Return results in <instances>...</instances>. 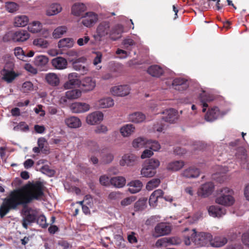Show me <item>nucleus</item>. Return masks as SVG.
Segmentation results:
<instances>
[{
  "label": "nucleus",
  "instance_id": "f257e3e1",
  "mask_svg": "<svg viewBox=\"0 0 249 249\" xmlns=\"http://www.w3.org/2000/svg\"><path fill=\"white\" fill-rule=\"evenodd\" d=\"M44 184L39 181L26 184L20 189L12 193L9 197L4 199L0 206L1 218L7 214L11 209H16L20 205H26L33 200L43 199Z\"/></svg>",
  "mask_w": 249,
  "mask_h": 249
},
{
  "label": "nucleus",
  "instance_id": "f03ea898",
  "mask_svg": "<svg viewBox=\"0 0 249 249\" xmlns=\"http://www.w3.org/2000/svg\"><path fill=\"white\" fill-rule=\"evenodd\" d=\"M188 233L184 235V242L186 246H190L192 243L197 247H205L210 244L212 235L209 232H200L197 233L196 229L189 230L185 229L184 231Z\"/></svg>",
  "mask_w": 249,
  "mask_h": 249
},
{
  "label": "nucleus",
  "instance_id": "7ed1b4c3",
  "mask_svg": "<svg viewBox=\"0 0 249 249\" xmlns=\"http://www.w3.org/2000/svg\"><path fill=\"white\" fill-rule=\"evenodd\" d=\"M160 161L155 159H151L145 162L142 170L141 175L145 178L153 177L156 173V169L159 166Z\"/></svg>",
  "mask_w": 249,
  "mask_h": 249
},
{
  "label": "nucleus",
  "instance_id": "20e7f679",
  "mask_svg": "<svg viewBox=\"0 0 249 249\" xmlns=\"http://www.w3.org/2000/svg\"><path fill=\"white\" fill-rule=\"evenodd\" d=\"M110 25L108 21L101 22L97 26L96 34L93 36L95 40L101 41L106 36H109Z\"/></svg>",
  "mask_w": 249,
  "mask_h": 249
},
{
  "label": "nucleus",
  "instance_id": "39448f33",
  "mask_svg": "<svg viewBox=\"0 0 249 249\" xmlns=\"http://www.w3.org/2000/svg\"><path fill=\"white\" fill-rule=\"evenodd\" d=\"M24 215L22 225L24 228L27 229L29 225L36 222L38 212L36 209L27 208L24 211Z\"/></svg>",
  "mask_w": 249,
  "mask_h": 249
},
{
  "label": "nucleus",
  "instance_id": "423d86ee",
  "mask_svg": "<svg viewBox=\"0 0 249 249\" xmlns=\"http://www.w3.org/2000/svg\"><path fill=\"white\" fill-rule=\"evenodd\" d=\"M230 192V190L229 188H223L221 190L222 194L216 198V202L224 206H231L232 205L234 202L233 197L230 194H225V193H229Z\"/></svg>",
  "mask_w": 249,
  "mask_h": 249
},
{
  "label": "nucleus",
  "instance_id": "0eeeda50",
  "mask_svg": "<svg viewBox=\"0 0 249 249\" xmlns=\"http://www.w3.org/2000/svg\"><path fill=\"white\" fill-rule=\"evenodd\" d=\"M86 58L85 57L72 60L71 61L73 69L80 72L82 74H87L89 71L88 65L86 63Z\"/></svg>",
  "mask_w": 249,
  "mask_h": 249
},
{
  "label": "nucleus",
  "instance_id": "6e6552de",
  "mask_svg": "<svg viewBox=\"0 0 249 249\" xmlns=\"http://www.w3.org/2000/svg\"><path fill=\"white\" fill-rule=\"evenodd\" d=\"M68 80L64 84V88L66 89H73L75 87H79L81 86V81L79 79V75L76 72H71L68 75Z\"/></svg>",
  "mask_w": 249,
  "mask_h": 249
},
{
  "label": "nucleus",
  "instance_id": "1a4fd4ad",
  "mask_svg": "<svg viewBox=\"0 0 249 249\" xmlns=\"http://www.w3.org/2000/svg\"><path fill=\"white\" fill-rule=\"evenodd\" d=\"M131 89L127 85H121L112 87L110 91L111 94L115 96L124 97L128 95Z\"/></svg>",
  "mask_w": 249,
  "mask_h": 249
},
{
  "label": "nucleus",
  "instance_id": "9d476101",
  "mask_svg": "<svg viewBox=\"0 0 249 249\" xmlns=\"http://www.w3.org/2000/svg\"><path fill=\"white\" fill-rule=\"evenodd\" d=\"M139 157L134 154L128 153L124 155L120 160L121 166H133L138 163Z\"/></svg>",
  "mask_w": 249,
  "mask_h": 249
},
{
  "label": "nucleus",
  "instance_id": "9b49d317",
  "mask_svg": "<svg viewBox=\"0 0 249 249\" xmlns=\"http://www.w3.org/2000/svg\"><path fill=\"white\" fill-rule=\"evenodd\" d=\"M181 239L178 237H163L159 239L156 243L157 247L177 245L181 243Z\"/></svg>",
  "mask_w": 249,
  "mask_h": 249
},
{
  "label": "nucleus",
  "instance_id": "f8f14e48",
  "mask_svg": "<svg viewBox=\"0 0 249 249\" xmlns=\"http://www.w3.org/2000/svg\"><path fill=\"white\" fill-rule=\"evenodd\" d=\"M161 113L163 114L162 119L170 124L175 123L178 117V111L173 108L166 109L162 111Z\"/></svg>",
  "mask_w": 249,
  "mask_h": 249
},
{
  "label": "nucleus",
  "instance_id": "ddd939ff",
  "mask_svg": "<svg viewBox=\"0 0 249 249\" xmlns=\"http://www.w3.org/2000/svg\"><path fill=\"white\" fill-rule=\"evenodd\" d=\"M104 114L99 111L89 113L86 118V122L90 125H95L103 120Z\"/></svg>",
  "mask_w": 249,
  "mask_h": 249
},
{
  "label": "nucleus",
  "instance_id": "4468645a",
  "mask_svg": "<svg viewBox=\"0 0 249 249\" xmlns=\"http://www.w3.org/2000/svg\"><path fill=\"white\" fill-rule=\"evenodd\" d=\"M168 82V86H170L171 84L175 89L179 91L184 90L188 87L187 80L183 78H177L173 81H170Z\"/></svg>",
  "mask_w": 249,
  "mask_h": 249
},
{
  "label": "nucleus",
  "instance_id": "2eb2a0df",
  "mask_svg": "<svg viewBox=\"0 0 249 249\" xmlns=\"http://www.w3.org/2000/svg\"><path fill=\"white\" fill-rule=\"evenodd\" d=\"M44 37H38L35 38L33 41V45L36 48L46 49L49 45V42L45 39L49 36V32L47 30H44Z\"/></svg>",
  "mask_w": 249,
  "mask_h": 249
},
{
  "label": "nucleus",
  "instance_id": "dca6fc26",
  "mask_svg": "<svg viewBox=\"0 0 249 249\" xmlns=\"http://www.w3.org/2000/svg\"><path fill=\"white\" fill-rule=\"evenodd\" d=\"M214 184L212 182H208L202 184L198 190L197 193L202 197H207L212 194L214 190Z\"/></svg>",
  "mask_w": 249,
  "mask_h": 249
},
{
  "label": "nucleus",
  "instance_id": "f3484780",
  "mask_svg": "<svg viewBox=\"0 0 249 249\" xmlns=\"http://www.w3.org/2000/svg\"><path fill=\"white\" fill-rule=\"evenodd\" d=\"M123 33V26L119 24H116L110 28L109 37L111 40L116 41L121 37Z\"/></svg>",
  "mask_w": 249,
  "mask_h": 249
},
{
  "label": "nucleus",
  "instance_id": "a211bd4d",
  "mask_svg": "<svg viewBox=\"0 0 249 249\" xmlns=\"http://www.w3.org/2000/svg\"><path fill=\"white\" fill-rule=\"evenodd\" d=\"M81 86L86 92L93 90L96 87V82L95 79L91 77H86L81 81Z\"/></svg>",
  "mask_w": 249,
  "mask_h": 249
},
{
  "label": "nucleus",
  "instance_id": "6ab92c4d",
  "mask_svg": "<svg viewBox=\"0 0 249 249\" xmlns=\"http://www.w3.org/2000/svg\"><path fill=\"white\" fill-rule=\"evenodd\" d=\"M225 114L220 112L218 108L215 107L209 110L205 116V118L208 122H213L223 116Z\"/></svg>",
  "mask_w": 249,
  "mask_h": 249
},
{
  "label": "nucleus",
  "instance_id": "aec40b11",
  "mask_svg": "<svg viewBox=\"0 0 249 249\" xmlns=\"http://www.w3.org/2000/svg\"><path fill=\"white\" fill-rule=\"evenodd\" d=\"M171 231L169 225L165 223H160L155 228L154 236L159 237L169 234Z\"/></svg>",
  "mask_w": 249,
  "mask_h": 249
},
{
  "label": "nucleus",
  "instance_id": "412c9836",
  "mask_svg": "<svg viewBox=\"0 0 249 249\" xmlns=\"http://www.w3.org/2000/svg\"><path fill=\"white\" fill-rule=\"evenodd\" d=\"M71 109L73 113H80L89 111L90 106L85 103L75 102L71 105Z\"/></svg>",
  "mask_w": 249,
  "mask_h": 249
},
{
  "label": "nucleus",
  "instance_id": "4be33fe9",
  "mask_svg": "<svg viewBox=\"0 0 249 249\" xmlns=\"http://www.w3.org/2000/svg\"><path fill=\"white\" fill-rule=\"evenodd\" d=\"M98 20L97 15L92 12L87 13L83 17L82 24L86 27H89L92 26Z\"/></svg>",
  "mask_w": 249,
  "mask_h": 249
},
{
  "label": "nucleus",
  "instance_id": "5701e85b",
  "mask_svg": "<svg viewBox=\"0 0 249 249\" xmlns=\"http://www.w3.org/2000/svg\"><path fill=\"white\" fill-rule=\"evenodd\" d=\"M30 36L27 31L19 30L14 32V42H24L28 40Z\"/></svg>",
  "mask_w": 249,
  "mask_h": 249
},
{
  "label": "nucleus",
  "instance_id": "b1692460",
  "mask_svg": "<svg viewBox=\"0 0 249 249\" xmlns=\"http://www.w3.org/2000/svg\"><path fill=\"white\" fill-rule=\"evenodd\" d=\"M228 242L227 237L223 235L215 236L213 238H212L210 241V245L214 248H220L224 246Z\"/></svg>",
  "mask_w": 249,
  "mask_h": 249
},
{
  "label": "nucleus",
  "instance_id": "393cba45",
  "mask_svg": "<svg viewBox=\"0 0 249 249\" xmlns=\"http://www.w3.org/2000/svg\"><path fill=\"white\" fill-rule=\"evenodd\" d=\"M53 66L57 70H64L68 65L67 60L62 57H57L52 60Z\"/></svg>",
  "mask_w": 249,
  "mask_h": 249
},
{
  "label": "nucleus",
  "instance_id": "a878e982",
  "mask_svg": "<svg viewBox=\"0 0 249 249\" xmlns=\"http://www.w3.org/2000/svg\"><path fill=\"white\" fill-rule=\"evenodd\" d=\"M210 215L213 217H220L226 213L225 209L220 206H211L208 209Z\"/></svg>",
  "mask_w": 249,
  "mask_h": 249
},
{
  "label": "nucleus",
  "instance_id": "bb28decb",
  "mask_svg": "<svg viewBox=\"0 0 249 249\" xmlns=\"http://www.w3.org/2000/svg\"><path fill=\"white\" fill-rule=\"evenodd\" d=\"M45 78L47 83L52 86H57L60 83L59 77L53 72L47 73Z\"/></svg>",
  "mask_w": 249,
  "mask_h": 249
},
{
  "label": "nucleus",
  "instance_id": "cd10ccee",
  "mask_svg": "<svg viewBox=\"0 0 249 249\" xmlns=\"http://www.w3.org/2000/svg\"><path fill=\"white\" fill-rule=\"evenodd\" d=\"M135 130V126L132 124H126L120 128V132L124 137H128L132 135Z\"/></svg>",
  "mask_w": 249,
  "mask_h": 249
},
{
  "label": "nucleus",
  "instance_id": "c85d7f7f",
  "mask_svg": "<svg viewBox=\"0 0 249 249\" xmlns=\"http://www.w3.org/2000/svg\"><path fill=\"white\" fill-rule=\"evenodd\" d=\"M200 172L198 169L194 167H190L184 170L182 175L187 178H196L199 176Z\"/></svg>",
  "mask_w": 249,
  "mask_h": 249
},
{
  "label": "nucleus",
  "instance_id": "c756f323",
  "mask_svg": "<svg viewBox=\"0 0 249 249\" xmlns=\"http://www.w3.org/2000/svg\"><path fill=\"white\" fill-rule=\"evenodd\" d=\"M66 125L70 128H76L81 126L82 123L80 120L74 116L67 118L65 120Z\"/></svg>",
  "mask_w": 249,
  "mask_h": 249
},
{
  "label": "nucleus",
  "instance_id": "7c9ffc66",
  "mask_svg": "<svg viewBox=\"0 0 249 249\" xmlns=\"http://www.w3.org/2000/svg\"><path fill=\"white\" fill-rule=\"evenodd\" d=\"M145 119V115L140 112H136L130 114L128 118L129 122L136 124L142 122Z\"/></svg>",
  "mask_w": 249,
  "mask_h": 249
},
{
  "label": "nucleus",
  "instance_id": "2f4dec72",
  "mask_svg": "<svg viewBox=\"0 0 249 249\" xmlns=\"http://www.w3.org/2000/svg\"><path fill=\"white\" fill-rule=\"evenodd\" d=\"M114 104V100L111 97L101 99L98 100L96 103L97 107L100 108L110 107Z\"/></svg>",
  "mask_w": 249,
  "mask_h": 249
},
{
  "label": "nucleus",
  "instance_id": "473e14b6",
  "mask_svg": "<svg viewBox=\"0 0 249 249\" xmlns=\"http://www.w3.org/2000/svg\"><path fill=\"white\" fill-rule=\"evenodd\" d=\"M147 71L150 75L153 77H159L163 73L162 68L157 65L150 66Z\"/></svg>",
  "mask_w": 249,
  "mask_h": 249
},
{
  "label": "nucleus",
  "instance_id": "72a5a7b5",
  "mask_svg": "<svg viewBox=\"0 0 249 249\" xmlns=\"http://www.w3.org/2000/svg\"><path fill=\"white\" fill-rule=\"evenodd\" d=\"M62 10L61 5L57 3L51 4L47 9L46 15L48 16H52L57 15Z\"/></svg>",
  "mask_w": 249,
  "mask_h": 249
},
{
  "label": "nucleus",
  "instance_id": "f704fd0d",
  "mask_svg": "<svg viewBox=\"0 0 249 249\" xmlns=\"http://www.w3.org/2000/svg\"><path fill=\"white\" fill-rule=\"evenodd\" d=\"M110 184L118 188L123 187L126 183L125 178L121 176L113 177L110 179Z\"/></svg>",
  "mask_w": 249,
  "mask_h": 249
},
{
  "label": "nucleus",
  "instance_id": "c9c22d12",
  "mask_svg": "<svg viewBox=\"0 0 249 249\" xmlns=\"http://www.w3.org/2000/svg\"><path fill=\"white\" fill-rule=\"evenodd\" d=\"M200 99L203 107L202 111L205 112L206 110V108L208 106L207 102L213 101V96L207 94L205 91H203V93L200 95Z\"/></svg>",
  "mask_w": 249,
  "mask_h": 249
},
{
  "label": "nucleus",
  "instance_id": "e433bc0d",
  "mask_svg": "<svg viewBox=\"0 0 249 249\" xmlns=\"http://www.w3.org/2000/svg\"><path fill=\"white\" fill-rule=\"evenodd\" d=\"M128 185V191L131 194H135L141 191L142 184L141 181L136 180L129 182Z\"/></svg>",
  "mask_w": 249,
  "mask_h": 249
},
{
  "label": "nucleus",
  "instance_id": "4c0bfd02",
  "mask_svg": "<svg viewBox=\"0 0 249 249\" xmlns=\"http://www.w3.org/2000/svg\"><path fill=\"white\" fill-rule=\"evenodd\" d=\"M48 58L43 55H40L36 56L35 58L34 63V64L40 69H42L44 67L46 66L48 63Z\"/></svg>",
  "mask_w": 249,
  "mask_h": 249
},
{
  "label": "nucleus",
  "instance_id": "58836bf2",
  "mask_svg": "<svg viewBox=\"0 0 249 249\" xmlns=\"http://www.w3.org/2000/svg\"><path fill=\"white\" fill-rule=\"evenodd\" d=\"M81 91L79 89H72L69 90L66 92V97L62 98L61 101L64 102L67 101L66 98L69 99H76L80 97L81 95Z\"/></svg>",
  "mask_w": 249,
  "mask_h": 249
},
{
  "label": "nucleus",
  "instance_id": "ea45409f",
  "mask_svg": "<svg viewBox=\"0 0 249 249\" xmlns=\"http://www.w3.org/2000/svg\"><path fill=\"white\" fill-rule=\"evenodd\" d=\"M86 10V5L83 3H75L71 8L72 14L76 16H80L81 14Z\"/></svg>",
  "mask_w": 249,
  "mask_h": 249
},
{
  "label": "nucleus",
  "instance_id": "a19ab883",
  "mask_svg": "<svg viewBox=\"0 0 249 249\" xmlns=\"http://www.w3.org/2000/svg\"><path fill=\"white\" fill-rule=\"evenodd\" d=\"M184 165L182 160H176L168 163L167 169L172 171H177L181 169Z\"/></svg>",
  "mask_w": 249,
  "mask_h": 249
},
{
  "label": "nucleus",
  "instance_id": "79ce46f5",
  "mask_svg": "<svg viewBox=\"0 0 249 249\" xmlns=\"http://www.w3.org/2000/svg\"><path fill=\"white\" fill-rule=\"evenodd\" d=\"M29 22L28 18L25 15L18 16L15 18L14 24L17 27H24Z\"/></svg>",
  "mask_w": 249,
  "mask_h": 249
},
{
  "label": "nucleus",
  "instance_id": "37998d69",
  "mask_svg": "<svg viewBox=\"0 0 249 249\" xmlns=\"http://www.w3.org/2000/svg\"><path fill=\"white\" fill-rule=\"evenodd\" d=\"M2 79L8 83L11 82L17 77V75L12 71L4 69L1 73Z\"/></svg>",
  "mask_w": 249,
  "mask_h": 249
},
{
  "label": "nucleus",
  "instance_id": "c03bdc74",
  "mask_svg": "<svg viewBox=\"0 0 249 249\" xmlns=\"http://www.w3.org/2000/svg\"><path fill=\"white\" fill-rule=\"evenodd\" d=\"M42 29V23L38 21H34L28 26V30L33 33L39 32Z\"/></svg>",
  "mask_w": 249,
  "mask_h": 249
},
{
  "label": "nucleus",
  "instance_id": "a18cd8bd",
  "mask_svg": "<svg viewBox=\"0 0 249 249\" xmlns=\"http://www.w3.org/2000/svg\"><path fill=\"white\" fill-rule=\"evenodd\" d=\"M73 40L71 38H64L60 39L58 43V47L61 48H71L73 45Z\"/></svg>",
  "mask_w": 249,
  "mask_h": 249
},
{
  "label": "nucleus",
  "instance_id": "49530a36",
  "mask_svg": "<svg viewBox=\"0 0 249 249\" xmlns=\"http://www.w3.org/2000/svg\"><path fill=\"white\" fill-rule=\"evenodd\" d=\"M146 139L139 137L134 139L132 142V146L135 148H142L146 147V143H147Z\"/></svg>",
  "mask_w": 249,
  "mask_h": 249
},
{
  "label": "nucleus",
  "instance_id": "de8ad7c7",
  "mask_svg": "<svg viewBox=\"0 0 249 249\" xmlns=\"http://www.w3.org/2000/svg\"><path fill=\"white\" fill-rule=\"evenodd\" d=\"M67 31V27L65 26H59L55 29L53 33V36L54 38H60Z\"/></svg>",
  "mask_w": 249,
  "mask_h": 249
},
{
  "label": "nucleus",
  "instance_id": "09e8293b",
  "mask_svg": "<svg viewBox=\"0 0 249 249\" xmlns=\"http://www.w3.org/2000/svg\"><path fill=\"white\" fill-rule=\"evenodd\" d=\"M146 148H148L153 151H157L160 148V145L156 141L147 140L146 143Z\"/></svg>",
  "mask_w": 249,
  "mask_h": 249
},
{
  "label": "nucleus",
  "instance_id": "8fccbe9b",
  "mask_svg": "<svg viewBox=\"0 0 249 249\" xmlns=\"http://www.w3.org/2000/svg\"><path fill=\"white\" fill-rule=\"evenodd\" d=\"M147 198H142L137 201L134 205L136 211H142L146 207Z\"/></svg>",
  "mask_w": 249,
  "mask_h": 249
},
{
  "label": "nucleus",
  "instance_id": "3c124183",
  "mask_svg": "<svg viewBox=\"0 0 249 249\" xmlns=\"http://www.w3.org/2000/svg\"><path fill=\"white\" fill-rule=\"evenodd\" d=\"M160 183V178H153L148 181L146 184V188L148 191H151L159 186Z\"/></svg>",
  "mask_w": 249,
  "mask_h": 249
},
{
  "label": "nucleus",
  "instance_id": "603ef678",
  "mask_svg": "<svg viewBox=\"0 0 249 249\" xmlns=\"http://www.w3.org/2000/svg\"><path fill=\"white\" fill-rule=\"evenodd\" d=\"M122 44L124 45V49L130 51L131 48L135 45L136 43L132 39L127 37L123 40Z\"/></svg>",
  "mask_w": 249,
  "mask_h": 249
},
{
  "label": "nucleus",
  "instance_id": "864d4df0",
  "mask_svg": "<svg viewBox=\"0 0 249 249\" xmlns=\"http://www.w3.org/2000/svg\"><path fill=\"white\" fill-rule=\"evenodd\" d=\"M36 222L42 228H46L48 226V224L46 222V218L43 214L40 215H37Z\"/></svg>",
  "mask_w": 249,
  "mask_h": 249
},
{
  "label": "nucleus",
  "instance_id": "5fc2aeb1",
  "mask_svg": "<svg viewBox=\"0 0 249 249\" xmlns=\"http://www.w3.org/2000/svg\"><path fill=\"white\" fill-rule=\"evenodd\" d=\"M5 7L7 10L10 13H13L16 11L18 8V4L13 2L6 3Z\"/></svg>",
  "mask_w": 249,
  "mask_h": 249
},
{
  "label": "nucleus",
  "instance_id": "6e6d98bb",
  "mask_svg": "<svg viewBox=\"0 0 249 249\" xmlns=\"http://www.w3.org/2000/svg\"><path fill=\"white\" fill-rule=\"evenodd\" d=\"M113 159V155L110 153H108L102 157L101 162L104 164H108L110 163Z\"/></svg>",
  "mask_w": 249,
  "mask_h": 249
},
{
  "label": "nucleus",
  "instance_id": "4d7b16f0",
  "mask_svg": "<svg viewBox=\"0 0 249 249\" xmlns=\"http://www.w3.org/2000/svg\"><path fill=\"white\" fill-rule=\"evenodd\" d=\"M14 54L18 59L20 60H23L25 57V54L22 49L19 47L15 48L14 49Z\"/></svg>",
  "mask_w": 249,
  "mask_h": 249
},
{
  "label": "nucleus",
  "instance_id": "13d9d810",
  "mask_svg": "<svg viewBox=\"0 0 249 249\" xmlns=\"http://www.w3.org/2000/svg\"><path fill=\"white\" fill-rule=\"evenodd\" d=\"M40 170L42 173L49 176H53L55 173L54 170L51 169L47 165H45L42 166Z\"/></svg>",
  "mask_w": 249,
  "mask_h": 249
},
{
  "label": "nucleus",
  "instance_id": "bf43d9fd",
  "mask_svg": "<svg viewBox=\"0 0 249 249\" xmlns=\"http://www.w3.org/2000/svg\"><path fill=\"white\" fill-rule=\"evenodd\" d=\"M241 241L245 246L249 248V230L242 234Z\"/></svg>",
  "mask_w": 249,
  "mask_h": 249
},
{
  "label": "nucleus",
  "instance_id": "052dcab7",
  "mask_svg": "<svg viewBox=\"0 0 249 249\" xmlns=\"http://www.w3.org/2000/svg\"><path fill=\"white\" fill-rule=\"evenodd\" d=\"M13 129L15 131H27L29 130V126L24 122H20L17 125L14 126Z\"/></svg>",
  "mask_w": 249,
  "mask_h": 249
},
{
  "label": "nucleus",
  "instance_id": "680f3d73",
  "mask_svg": "<svg viewBox=\"0 0 249 249\" xmlns=\"http://www.w3.org/2000/svg\"><path fill=\"white\" fill-rule=\"evenodd\" d=\"M127 240L131 244H135L137 243V234L133 231H131L127 234Z\"/></svg>",
  "mask_w": 249,
  "mask_h": 249
},
{
  "label": "nucleus",
  "instance_id": "e2e57ef3",
  "mask_svg": "<svg viewBox=\"0 0 249 249\" xmlns=\"http://www.w3.org/2000/svg\"><path fill=\"white\" fill-rule=\"evenodd\" d=\"M116 53L119 55V57L120 58L124 59L127 57L130 54V53L124 50L118 49L116 50Z\"/></svg>",
  "mask_w": 249,
  "mask_h": 249
},
{
  "label": "nucleus",
  "instance_id": "0e129e2a",
  "mask_svg": "<svg viewBox=\"0 0 249 249\" xmlns=\"http://www.w3.org/2000/svg\"><path fill=\"white\" fill-rule=\"evenodd\" d=\"M135 200L134 196L126 197L121 201V204L123 206H126L130 205Z\"/></svg>",
  "mask_w": 249,
  "mask_h": 249
},
{
  "label": "nucleus",
  "instance_id": "69168bd1",
  "mask_svg": "<svg viewBox=\"0 0 249 249\" xmlns=\"http://www.w3.org/2000/svg\"><path fill=\"white\" fill-rule=\"evenodd\" d=\"M108 131V129L107 126L104 124H100L96 127L95 132L96 133H106Z\"/></svg>",
  "mask_w": 249,
  "mask_h": 249
},
{
  "label": "nucleus",
  "instance_id": "338daca9",
  "mask_svg": "<svg viewBox=\"0 0 249 249\" xmlns=\"http://www.w3.org/2000/svg\"><path fill=\"white\" fill-rule=\"evenodd\" d=\"M24 68L27 71L33 74H36L37 72L36 69L29 63H26L24 66Z\"/></svg>",
  "mask_w": 249,
  "mask_h": 249
},
{
  "label": "nucleus",
  "instance_id": "774afa93",
  "mask_svg": "<svg viewBox=\"0 0 249 249\" xmlns=\"http://www.w3.org/2000/svg\"><path fill=\"white\" fill-rule=\"evenodd\" d=\"M121 194L119 192H112L108 195V198L111 200H118L121 198Z\"/></svg>",
  "mask_w": 249,
  "mask_h": 249
}]
</instances>
